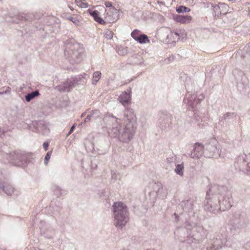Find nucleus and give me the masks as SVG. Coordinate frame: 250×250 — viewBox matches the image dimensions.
Here are the masks:
<instances>
[{"label": "nucleus", "mask_w": 250, "mask_h": 250, "mask_svg": "<svg viewBox=\"0 0 250 250\" xmlns=\"http://www.w3.org/2000/svg\"><path fill=\"white\" fill-rule=\"evenodd\" d=\"M113 208L114 225L118 228H122L129 221L127 207L123 203L118 202L114 203Z\"/></svg>", "instance_id": "nucleus-1"}, {"label": "nucleus", "mask_w": 250, "mask_h": 250, "mask_svg": "<svg viewBox=\"0 0 250 250\" xmlns=\"http://www.w3.org/2000/svg\"><path fill=\"white\" fill-rule=\"evenodd\" d=\"M109 11L110 14L108 12L107 13L109 22L112 23L114 22L119 18V10L113 7L110 8Z\"/></svg>", "instance_id": "nucleus-2"}, {"label": "nucleus", "mask_w": 250, "mask_h": 250, "mask_svg": "<svg viewBox=\"0 0 250 250\" xmlns=\"http://www.w3.org/2000/svg\"><path fill=\"white\" fill-rule=\"evenodd\" d=\"M174 20L178 22L181 23H188L190 22L192 20V17L188 15H176L174 16Z\"/></svg>", "instance_id": "nucleus-3"}, {"label": "nucleus", "mask_w": 250, "mask_h": 250, "mask_svg": "<svg viewBox=\"0 0 250 250\" xmlns=\"http://www.w3.org/2000/svg\"><path fill=\"white\" fill-rule=\"evenodd\" d=\"M138 42L141 44H144L146 43H150L151 42H155L156 41L152 38H149L144 33H141V35L138 37L136 40Z\"/></svg>", "instance_id": "nucleus-4"}, {"label": "nucleus", "mask_w": 250, "mask_h": 250, "mask_svg": "<svg viewBox=\"0 0 250 250\" xmlns=\"http://www.w3.org/2000/svg\"><path fill=\"white\" fill-rule=\"evenodd\" d=\"M130 99L131 96L130 93H128L126 91L122 92L119 97V101L124 105L128 104Z\"/></svg>", "instance_id": "nucleus-5"}, {"label": "nucleus", "mask_w": 250, "mask_h": 250, "mask_svg": "<svg viewBox=\"0 0 250 250\" xmlns=\"http://www.w3.org/2000/svg\"><path fill=\"white\" fill-rule=\"evenodd\" d=\"M99 117H100V111L97 109L92 110L90 114L87 116L84 122L89 121L91 119H96Z\"/></svg>", "instance_id": "nucleus-6"}, {"label": "nucleus", "mask_w": 250, "mask_h": 250, "mask_svg": "<svg viewBox=\"0 0 250 250\" xmlns=\"http://www.w3.org/2000/svg\"><path fill=\"white\" fill-rule=\"evenodd\" d=\"M213 11L217 13L215 15H219L222 14V11H220L221 9H225L227 10L229 8V6L225 3L220 4L219 5L212 6Z\"/></svg>", "instance_id": "nucleus-7"}, {"label": "nucleus", "mask_w": 250, "mask_h": 250, "mask_svg": "<svg viewBox=\"0 0 250 250\" xmlns=\"http://www.w3.org/2000/svg\"><path fill=\"white\" fill-rule=\"evenodd\" d=\"M204 150V146L202 145L199 144V143H196L195 144V146L194 148V150L195 152H196V157H199L200 156H201Z\"/></svg>", "instance_id": "nucleus-8"}, {"label": "nucleus", "mask_w": 250, "mask_h": 250, "mask_svg": "<svg viewBox=\"0 0 250 250\" xmlns=\"http://www.w3.org/2000/svg\"><path fill=\"white\" fill-rule=\"evenodd\" d=\"M40 95L38 91H34L31 93L28 94L25 96V99L26 101L30 102L31 100L34 99L35 97H37Z\"/></svg>", "instance_id": "nucleus-9"}, {"label": "nucleus", "mask_w": 250, "mask_h": 250, "mask_svg": "<svg viewBox=\"0 0 250 250\" xmlns=\"http://www.w3.org/2000/svg\"><path fill=\"white\" fill-rule=\"evenodd\" d=\"M101 77V73L99 71H97L94 73L92 78V83L93 84H96V83L99 81Z\"/></svg>", "instance_id": "nucleus-10"}, {"label": "nucleus", "mask_w": 250, "mask_h": 250, "mask_svg": "<svg viewBox=\"0 0 250 250\" xmlns=\"http://www.w3.org/2000/svg\"><path fill=\"white\" fill-rule=\"evenodd\" d=\"M176 12L178 13H187L190 11V9L185 6L181 5L176 8Z\"/></svg>", "instance_id": "nucleus-11"}, {"label": "nucleus", "mask_w": 250, "mask_h": 250, "mask_svg": "<svg viewBox=\"0 0 250 250\" xmlns=\"http://www.w3.org/2000/svg\"><path fill=\"white\" fill-rule=\"evenodd\" d=\"M0 188H1L8 195H11L14 191L13 188L11 187H5L2 183H0Z\"/></svg>", "instance_id": "nucleus-12"}, {"label": "nucleus", "mask_w": 250, "mask_h": 250, "mask_svg": "<svg viewBox=\"0 0 250 250\" xmlns=\"http://www.w3.org/2000/svg\"><path fill=\"white\" fill-rule=\"evenodd\" d=\"M75 2L78 6L82 8H87L89 6V4L85 2L84 0H75Z\"/></svg>", "instance_id": "nucleus-13"}, {"label": "nucleus", "mask_w": 250, "mask_h": 250, "mask_svg": "<svg viewBox=\"0 0 250 250\" xmlns=\"http://www.w3.org/2000/svg\"><path fill=\"white\" fill-rule=\"evenodd\" d=\"M67 19L71 21L76 25L79 26L81 24V21L76 17H68Z\"/></svg>", "instance_id": "nucleus-14"}, {"label": "nucleus", "mask_w": 250, "mask_h": 250, "mask_svg": "<svg viewBox=\"0 0 250 250\" xmlns=\"http://www.w3.org/2000/svg\"><path fill=\"white\" fill-rule=\"evenodd\" d=\"M184 167L182 165H178L175 168V172L177 174L183 175Z\"/></svg>", "instance_id": "nucleus-15"}, {"label": "nucleus", "mask_w": 250, "mask_h": 250, "mask_svg": "<svg viewBox=\"0 0 250 250\" xmlns=\"http://www.w3.org/2000/svg\"><path fill=\"white\" fill-rule=\"evenodd\" d=\"M141 32L138 30V29H135L134 31H133L131 34V37L135 40L138 39V37L139 36V35H141Z\"/></svg>", "instance_id": "nucleus-16"}, {"label": "nucleus", "mask_w": 250, "mask_h": 250, "mask_svg": "<svg viewBox=\"0 0 250 250\" xmlns=\"http://www.w3.org/2000/svg\"><path fill=\"white\" fill-rule=\"evenodd\" d=\"M113 32L109 30L105 32L104 37L107 40H110L113 38Z\"/></svg>", "instance_id": "nucleus-17"}, {"label": "nucleus", "mask_w": 250, "mask_h": 250, "mask_svg": "<svg viewBox=\"0 0 250 250\" xmlns=\"http://www.w3.org/2000/svg\"><path fill=\"white\" fill-rule=\"evenodd\" d=\"M116 51L121 56H124L127 53L126 48H117Z\"/></svg>", "instance_id": "nucleus-18"}, {"label": "nucleus", "mask_w": 250, "mask_h": 250, "mask_svg": "<svg viewBox=\"0 0 250 250\" xmlns=\"http://www.w3.org/2000/svg\"><path fill=\"white\" fill-rule=\"evenodd\" d=\"M89 12L90 15L93 17L94 19L99 15V12L97 10L92 11L91 10H89Z\"/></svg>", "instance_id": "nucleus-19"}, {"label": "nucleus", "mask_w": 250, "mask_h": 250, "mask_svg": "<svg viewBox=\"0 0 250 250\" xmlns=\"http://www.w3.org/2000/svg\"><path fill=\"white\" fill-rule=\"evenodd\" d=\"M52 151H49L46 154L45 159H44V163L45 165H47L48 161L49 160L51 155Z\"/></svg>", "instance_id": "nucleus-20"}, {"label": "nucleus", "mask_w": 250, "mask_h": 250, "mask_svg": "<svg viewBox=\"0 0 250 250\" xmlns=\"http://www.w3.org/2000/svg\"><path fill=\"white\" fill-rule=\"evenodd\" d=\"M94 20L101 24H104L105 23V21H104V20L99 16L94 19Z\"/></svg>", "instance_id": "nucleus-21"}, {"label": "nucleus", "mask_w": 250, "mask_h": 250, "mask_svg": "<svg viewBox=\"0 0 250 250\" xmlns=\"http://www.w3.org/2000/svg\"><path fill=\"white\" fill-rule=\"evenodd\" d=\"M105 5L106 7H108V8H109V9L111 8V7H113V6H112V3L109 1L105 2Z\"/></svg>", "instance_id": "nucleus-22"}, {"label": "nucleus", "mask_w": 250, "mask_h": 250, "mask_svg": "<svg viewBox=\"0 0 250 250\" xmlns=\"http://www.w3.org/2000/svg\"><path fill=\"white\" fill-rule=\"evenodd\" d=\"M18 17L19 18V20L20 21H24L26 20V17L23 15H18Z\"/></svg>", "instance_id": "nucleus-23"}, {"label": "nucleus", "mask_w": 250, "mask_h": 250, "mask_svg": "<svg viewBox=\"0 0 250 250\" xmlns=\"http://www.w3.org/2000/svg\"><path fill=\"white\" fill-rule=\"evenodd\" d=\"M75 127H76V124H74L72 126L67 135H69L70 134H71L72 133V132L74 130Z\"/></svg>", "instance_id": "nucleus-24"}, {"label": "nucleus", "mask_w": 250, "mask_h": 250, "mask_svg": "<svg viewBox=\"0 0 250 250\" xmlns=\"http://www.w3.org/2000/svg\"><path fill=\"white\" fill-rule=\"evenodd\" d=\"M48 146H49V143L48 142L43 143V146L45 150H47Z\"/></svg>", "instance_id": "nucleus-25"}, {"label": "nucleus", "mask_w": 250, "mask_h": 250, "mask_svg": "<svg viewBox=\"0 0 250 250\" xmlns=\"http://www.w3.org/2000/svg\"><path fill=\"white\" fill-rule=\"evenodd\" d=\"M222 9V14H226L227 13V11L228 10V9L227 10H226L225 9Z\"/></svg>", "instance_id": "nucleus-26"}, {"label": "nucleus", "mask_w": 250, "mask_h": 250, "mask_svg": "<svg viewBox=\"0 0 250 250\" xmlns=\"http://www.w3.org/2000/svg\"><path fill=\"white\" fill-rule=\"evenodd\" d=\"M174 34L176 35L178 38L179 37V34L177 32H174Z\"/></svg>", "instance_id": "nucleus-27"}, {"label": "nucleus", "mask_w": 250, "mask_h": 250, "mask_svg": "<svg viewBox=\"0 0 250 250\" xmlns=\"http://www.w3.org/2000/svg\"><path fill=\"white\" fill-rule=\"evenodd\" d=\"M158 3L159 4H163L164 3L162 2V1H158Z\"/></svg>", "instance_id": "nucleus-28"}, {"label": "nucleus", "mask_w": 250, "mask_h": 250, "mask_svg": "<svg viewBox=\"0 0 250 250\" xmlns=\"http://www.w3.org/2000/svg\"><path fill=\"white\" fill-rule=\"evenodd\" d=\"M69 8L71 10H73L74 9L73 8L70 7V6H69Z\"/></svg>", "instance_id": "nucleus-29"}, {"label": "nucleus", "mask_w": 250, "mask_h": 250, "mask_svg": "<svg viewBox=\"0 0 250 250\" xmlns=\"http://www.w3.org/2000/svg\"><path fill=\"white\" fill-rule=\"evenodd\" d=\"M9 91H10V90H8L7 91H5V93H6L7 92H9Z\"/></svg>", "instance_id": "nucleus-30"}, {"label": "nucleus", "mask_w": 250, "mask_h": 250, "mask_svg": "<svg viewBox=\"0 0 250 250\" xmlns=\"http://www.w3.org/2000/svg\"><path fill=\"white\" fill-rule=\"evenodd\" d=\"M0 94H1V93H0Z\"/></svg>", "instance_id": "nucleus-31"}]
</instances>
